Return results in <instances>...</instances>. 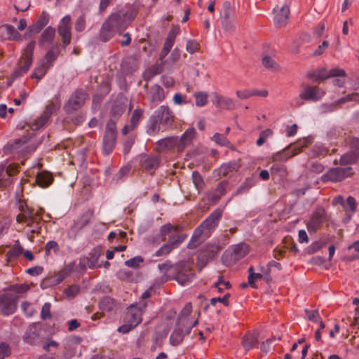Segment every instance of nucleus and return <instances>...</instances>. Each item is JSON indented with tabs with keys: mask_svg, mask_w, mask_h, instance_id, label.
Wrapping results in <instances>:
<instances>
[{
	"mask_svg": "<svg viewBox=\"0 0 359 359\" xmlns=\"http://www.w3.org/2000/svg\"><path fill=\"white\" fill-rule=\"evenodd\" d=\"M133 11H120L111 13L103 23L100 29V39L104 42L109 41L116 32L121 33L135 18Z\"/></svg>",
	"mask_w": 359,
	"mask_h": 359,
	"instance_id": "obj_1",
	"label": "nucleus"
},
{
	"mask_svg": "<svg viewBox=\"0 0 359 359\" xmlns=\"http://www.w3.org/2000/svg\"><path fill=\"white\" fill-rule=\"evenodd\" d=\"M116 121L109 119L107 123L102 140V151L104 154L109 155L113 151L116 142Z\"/></svg>",
	"mask_w": 359,
	"mask_h": 359,
	"instance_id": "obj_2",
	"label": "nucleus"
},
{
	"mask_svg": "<svg viewBox=\"0 0 359 359\" xmlns=\"http://www.w3.org/2000/svg\"><path fill=\"white\" fill-rule=\"evenodd\" d=\"M47 332L41 323H34L29 327L25 334V341L29 344H37L43 342L47 338Z\"/></svg>",
	"mask_w": 359,
	"mask_h": 359,
	"instance_id": "obj_3",
	"label": "nucleus"
},
{
	"mask_svg": "<svg viewBox=\"0 0 359 359\" xmlns=\"http://www.w3.org/2000/svg\"><path fill=\"white\" fill-rule=\"evenodd\" d=\"M352 175V168L350 166L346 168L337 167L330 168L327 172L321 176L323 182H339L344 180Z\"/></svg>",
	"mask_w": 359,
	"mask_h": 359,
	"instance_id": "obj_4",
	"label": "nucleus"
},
{
	"mask_svg": "<svg viewBox=\"0 0 359 359\" xmlns=\"http://www.w3.org/2000/svg\"><path fill=\"white\" fill-rule=\"evenodd\" d=\"M100 255L101 249L99 247H96L87 255L81 256L79 262L80 269L86 271L87 268L94 269L100 267L101 265L98 264Z\"/></svg>",
	"mask_w": 359,
	"mask_h": 359,
	"instance_id": "obj_5",
	"label": "nucleus"
},
{
	"mask_svg": "<svg viewBox=\"0 0 359 359\" xmlns=\"http://www.w3.org/2000/svg\"><path fill=\"white\" fill-rule=\"evenodd\" d=\"M249 252L248 245L245 243H239L233 245L231 250L226 251L223 257V262L226 264H230L243 257H244Z\"/></svg>",
	"mask_w": 359,
	"mask_h": 359,
	"instance_id": "obj_6",
	"label": "nucleus"
},
{
	"mask_svg": "<svg viewBox=\"0 0 359 359\" xmlns=\"http://www.w3.org/2000/svg\"><path fill=\"white\" fill-rule=\"evenodd\" d=\"M273 13V22L277 27H283L287 24L290 11V6L287 3L276 6Z\"/></svg>",
	"mask_w": 359,
	"mask_h": 359,
	"instance_id": "obj_7",
	"label": "nucleus"
},
{
	"mask_svg": "<svg viewBox=\"0 0 359 359\" xmlns=\"http://www.w3.org/2000/svg\"><path fill=\"white\" fill-rule=\"evenodd\" d=\"M28 140L26 137L16 139L13 142H8L4 147V152L6 154H18L20 155L25 154L28 150Z\"/></svg>",
	"mask_w": 359,
	"mask_h": 359,
	"instance_id": "obj_8",
	"label": "nucleus"
},
{
	"mask_svg": "<svg viewBox=\"0 0 359 359\" xmlns=\"http://www.w3.org/2000/svg\"><path fill=\"white\" fill-rule=\"evenodd\" d=\"M161 126L168 128L174 121V115L171 109L165 105L160 106L152 116Z\"/></svg>",
	"mask_w": 359,
	"mask_h": 359,
	"instance_id": "obj_9",
	"label": "nucleus"
},
{
	"mask_svg": "<svg viewBox=\"0 0 359 359\" xmlns=\"http://www.w3.org/2000/svg\"><path fill=\"white\" fill-rule=\"evenodd\" d=\"M325 218V211L321 208H317L306 222L308 231L315 233L322 225Z\"/></svg>",
	"mask_w": 359,
	"mask_h": 359,
	"instance_id": "obj_10",
	"label": "nucleus"
},
{
	"mask_svg": "<svg viewBox=\"0 0 359 359\" xmlns=\"http://www.w3.org/2000/svg\"><path fill=\"white\" fill-rule=\"evenodd\" d=\"M18 296L9 292L0 294V308L5 313H13L17 309Z\"/></svg>",
	"mask_w": 359,
	"mask_h": 359,
	"instance_id": "obj_11",
	"label": "nucleus"
},
{
	"mask_svg": "<svg viewBox=\"0 0 359 359\" xmlns=\"http://www.w3.org/2000/svg\"><path fill=\"white\" fill-rule=\"evenodd\" d=\"M60 101L57 97H55V103L53 101L51 103L48 104L43 111V113L35 120L34 123L32 126V129L33 130H36L41 128L44 124L47 122L48 118L52 115L53 112L59 108Z\"/></svg>",
	"mask_w": 359,
	"mask_h": 359,
	"instance_id": "obj_12",
	"label": "nucleus"
},
{
	"mask_svg": "<svg viewBox=\"0 0 359 359\" xmlns=\"http://www.w3.org/2000/svg\"><path fill=\"white\" fill-rule=\"evenodd\" d=\"M86 98V95L82 90H76L65 104V110L70 113L80 109L83 105Z\"/></svg>",
	"mask_w": 359,
	"mask_h": 359,
	"instance_id": "obj_13",
	"label": "nucleus"
},
{
	"mask_svg": "<svg viewBox=\"0 0 359 359\" xmlns=\"http://www.w3.org/2000/svg\"><path fill=\"white\" fill-rule=\"evenodd\" d=\"M325 95V92L316 86H306L299 94V97L302 100L318 101L322 99Z\"/></svg>",
	"mask_w": 359,
	"mask_h": 359,
	"instance_id": "obj_14",
	"label": "nucleus"
},
{
	"mask_svg": "<svg viewBox=\"0 0 359 359\" xmlns=\"http://www.w3.org/2000/svg\"><path fill=\"white\" fill-rule=\"evenodd\" d=\"M58 34L62 37L65 46L68 45L71 41V18L69 15L63 17L57 28Z\"/></svg>",
	"mask_w": 359,
	"mask_h": 359,
	"instance_id": "obj_15",
	"label": "nucleus"
},
{
	"mask_svg": "<svg viewBox=\"0 0 359 359\" xmlns=\"http://www.w3.org/2000/svg\"><path fill=\"white\" fill-rule=\"evenodd\" d=\"M212 102L217 108L226 110H233L236 108V101L215 92L212 94Z\"/></svg>",
	"mask_w": 359,
	"mask_h": 359,
	"instance_id": "obj_16",
	"label": "nucleus"
},
{
	"mask_svg": "<svg viewBox=\"0 0 359 359\" xmlns=\"http://www.w3.org/2000/svg\"><path fill=\"white\" fill-rule=\"evenodd\" d=\"M139 158L141 168L149 172L157 169L161 163L160 157L156 156H149L146 154H141Z\"/></svg>",
	"mask_w": 359,
	"mask_h": 359,
	"instance_id": "obj_17",
	"label": "nucleus"
},
{
	"mask_svg": "<svg viewBox=\"0 0 359 359\" xmlns=\"http://www.w3.org/2000/svg\"><path fill=\"white\" fill-rule=\"evenodd\" d=\"M48 22L49 15L46 12H42V13L39 17L37 21L28 27V30L25 33V37H30L32 34L39 33L43 29V28L48 23Z\"/></svg>",
	"mask_w": 359,
	"mask_h": 359,
	"instance_id": "obj_18",
	"label": "nucleus"
},
{
	"mask_svg": "<svg viewBox=\"0 0 359 359\" xmlns=\"http://www.w3.org/2000/svg\"><path fill=\"white\" fill-rule=\"evenodd\" d=\"M186 236L181 235L178 236L175 239H170L168 243L163 244L155 253L156 256L161 257L169 254L174 248H177L181 244L184 239Z\"/></svg>",
	"mask_w": 359,
	"mask_h": 359,
	"instance_id": "obj_19",
	"label": "nucleus"
},
{
	"mask_svg": "<svg viewBox=\"0 0 359 359\" xmlns=\"http://www.w3.org/2000/svg\"><path fill=\"white\" fill-rule=\"evenodd\" d=\"M142 320L141 316H125L124 324L118 327V331L123 334L128 333L137 326Z\"/></svg>",
	"mask_w": 359,
	"mask_h": 359,
	"instance_id": "obj_20",
	"label": "nucleus"
},
{
	"mask_svg": "<svg viewBox=\"0 0 359 359\" xmlns=\"http://www.w3.org/2000/svg\"><path fill=\"white\" fill-rule=\"evenodd\" d=\"M196 130L193 128H188L182 135L180 139H178L177 142V151L182 152L186 147L192 143L195 137Z\"/></svg>",
	"mask_w": 359,
	"mask_h": 359,
	"instance_id": "obj_21",
	"label": "nucleus"
},
{
	"mask_svg": "<svg viewBox=\"0 0 359 359\" xmlns=\"http://www.w3.org/2000/svg\"><path fill=\"white\" fill-rule=\"evenodd\" d=\"M198 323V319L191 320L189 316H179L177 320V328L189 334L193 327Z\"/></svg>",
	"mask_w": 359,
	"mask_h": 359,
	"instance_id": "obj_22",
	"label": "nucleus"
},
{
	"mask_svg": "<svg viewBox=\"0 0 359 359\" xmlns=\"http://www.w3.org/2000/svg\"><path fill=\"white\" fill-rule=\"evenodd\" d=\"M222 215V211L219 209L214 210L210 215L201 224L208 232L215 229L218 224L219 219Z\"/></svg>",
	"mask_w": 359,
	"mask_h": 359,
	"instance_id": "obj_23",
	"label": "nucleus"
},
{
	"mask_svg": "<svg viewBox=\"0 0 359 359\" xmlns=\"http://www.w3.org/2000/svg\"><path fill=\"white\" fill-rule=\"evenodd\" d=\"M89 223V219L85 215L79 217L74 223L72 225L67 231V236L70 239H74L76 233L84 228Z\"/></svg>",
	"mask_w": 359,
	"mask_h": 359,
	"instance_id": "obj_24",
	"label": "nucleus"
},
{
	"mask_svg": "<svg viewBox=\"0 0 359 359\" xmlns=\"http://www.w3.org/2000/svg\"><path fill=\"white\" fill-rule=\"evenodd\" d=\"M178 138L177 137H168L158 140L156 142L158 151L170 150L175 147L177 149Z\"/></svg>",
	"mask_w": 359,
	"mask_h": 359,
	"instance_id": "obj_25",
	"label": "nucleus"
},
{
	"mask_svg": "<svg viewBox=\"0 0 359 359\" xmlns=\"http://www.w3.org/2000/svg\"><path fill=\"white\" fill-rule=\"evenodd\" d=\"M0 36L10 40L20 39V34L11 25L5 24L0 27Z\"/></svg>",
	"mask_w": 359,
	"mask_h": 359,
	"instance_id": "obj_26",
	"label": "nucleus"
},
{
	"mask_svg": "<svg viewBox=\"0 0 359 359\" xmlns=\"http://www.w3.org/2000/svg\"><path fill=\"white\" fill-rule=\"evenodd\" d=\"M55 30L52 27H48L42 32L41 39L39 41V46H44L46 45H50L55 37Z\"/></svg>",
	"mask_w": 359,
	"mask_h": 359,
	"instance_id": "obj_27",
	"label": "nucleus"
},
{
	"mask_svg": "<svg viewBox=\"0 0 359 359\" xmlns=\"http://www.w3.org/2000/svg\"><path fill=\"white\" fill-rule=\"evenodd\" d=\"M149 95L151 102H160L165 99L163 89L158 85H154L151 87Z\"/></svg>",
	"mask_w": 359,
	"mask_h": 359,
	"instance_id": "obj_28",
	"label": "nucleus"
},
{
	"mask_svg": "<svg viewBox=\"0 0 359 359\" xmlns=\"http://www.w3.org/2000/svg\"><path fill=\"white\" fill-rule=\"evenodd\" d=\"M53 181V175L46 171L39 172L36 177L37 184L42 188L48 187L52 184Z\"/></svg>",
	"mask_w": 359,
	"mask_h": 359,
	"instance_id": "obj_29",
	"label": "nucleus"
},
{
	"mask_svg": "<svg viewBox=\"0 0 359 359\" xmlns=\"http://www.w3.org/2000/svg\"><path fill=\"white\" fill-rule=\"evenodd\" d=\"M126 110V102L116 100L111 107L110 114L116 122Z\"/></svg>",
	"mask_w": 359,
	"mask_h": 359,
	"instance_id": "obj_30",
	"label": "nucleus"
},
{
	"mask_svg": "<svg viewBox=\"0 0 359 359\" xmlns=\"http://www.w3.org/2000/svg\"><path fill=\"white\" fill-rule=\"evenodd\" d=\"M179 32L180 27L175 26L172 27L164 43L163 49L167 50L169 52L170 51L174 45L175 38L178 35Z\"/></svg>",
	"mask_w": 359,
	"mask_h": 359,
	"instance_id": "obj_31",
	"label": "nucleus"
},
{
	"mask_svg": "<svg viewBox=\"0 0 359 359\" xmlns=\"http://www.w3.org/2000/svg\"><path fill=\"white\" fill-rule=\"evenodd\" d=\"M227 185L228 182L226 181H223L219 183L217 188L210 196V201L214 203H216L219 198L225 194Z\"/></svg>",
	"mask_w": 359,
	"mask_h": 359,
	"instance_id": "obj_32",
	"label": "nucleus"
},
{
	"mask_svg": "<svg viewBox=\"0 0 359 359\" xmlns=\"http://www.w3.org/2000/svg\"><path fill=\"white\" fill-rule=\"evenodd\" d=\"M232 13V8L229 2L226 1L223 4L222 11L221 13L222 18L225 20L224 22V29L228 30L231 27V23L228 21Z\"/></svg>",
	"mask_w": 359,
	"mask_h": 359,
	"instance_id": "obj_33",
	"label": "nucleus"
},
{
	"mask_svg": "<svg viewBox=\"0 0 359 359\" xmlns=\"http://www.w3.org/2000/svg\"><path fill=\"white\" fill-rule=\"evenodd\" d=\"M258 343L257 337L251 333H247L242 339V344L247 351L251 349Z\"/></svg>",
	"mask_w": 359,
	"mask_h": 359,
	"instance_id": "obj_34",
	"label": "nucleus"
},
{
	"mask_svg": "<svg viewBox=\"0 0 359 359\" xmlns=\"http://www.w3.org/2000/svg\"><path fill=\"white\" fill-rule=\"evenodd\" d=\"M29 286L27 284H13L7 287L6 290L9 293L23 294L29 290Z\"/></svg>",
	"mask_w": 359,
	"mask_h": 359,
	"instance_id": "obj_35",
	"label": "nucleus"
},
{
	"mask_svg": "<svg viewBox=\"0 0 359 359\" xmlns=\"http://www.w3.org/2000/svg\"><path fill=\"white\" fill-rule=\"evenodd\" d=\"M35 48V41H30L22 53V59L25 62L32 65L33 60V53Z\"/></svg>",
	"mask_w": 359,
	"mask_h": 359,
	"instance_id": "obj_36",
	"label": "nucleus"
},
{
	"mask_svg": "<svg viewBox=\"0 0 359 359\" xmlns=\"http://www.w3.org/2000/svg\"><path fill=\"white\" fill-rule=\"evenodd\" d=\"M295 155H296V153L295 152L291 153V151H290V149L287 147L280 151L276 153L273 156V161L284 162V161H287L289 158H290L291 157H292Z\"/></svg>",
	"mask_w": 359,
	"mask_h": 359,
	"instance_id": "obj_37",
	"label": "nucleus"
},
{
	"mask_svg": "<svg viewBox=\"0 0 359 359\" xmlns=\"http://www.w3.org/2000/svg\"><path fill=\"white\" fill-rule=\"evenodd\" d=\"M48 69V68L46 65L39 61L32 74V77L40 80L45 76Z\"/></svg>",
	"mask_w": 359,
	"mask_h": 359,
	"instance_id": "obj_38",
	"label": "nucleus"
},
{
	"mask_svg": "<svg viewBox=\"0 0 359 359\" xmlns=\"http://www.w3.org/2000/svg\"><path fill=\"white\" fill-rule=\"evenodd\" d=\"M358 157H359V151H351V152H348V153H346L344 155L341 156V158H340V163L341 165L351 164L353 162H355V161L356 160V158Z\"/></svg>",
	"mask_w": 359,
	"mask_h": 359,
	"instance_id": "obj_39",
	"label": "nucleus"
},
{
	"mask_svg": "<svg viewBox=\"0 0 359 359\" xmlns=\"http://www.w3.org/2000/svg\"><path fill=\"white\" fill-rule=\"evenodd\" d=\"M57 57V53L53 50H48L46 55L40 60L49 69Z\"/></svg>",
	"mask_w": 359,
	"mask_h": 359,
	"instance_id": "obj_40",
	"label": "nucleus"
},
{
	"mask_svg": "<svg viewBox=\"0 0 359 359\" xmlns=\"http://www.w3.org/2000/svg\"><path fill=\"white\" fill-rule=\"evenodd\" d=\"M357 208V202L353 196H349L344 202L343 209L346 212L353 213Z\"/></svg>",
	"mask_w": 359,
	"mask_h": 359,
	"instance_id": "obj_41",
	"label": "nucleus"
},
{
	"mask_svg": "<svg viewBox=\"0 0 359 359\" xmlns=\"http://www.w3.org/2000/svg\"><path fill=\"white\" fill-rule=\"evenodd\" d=\"M100 308L105 311H112L115 306L114 301L110 297H104L99 303Z\"/></svg>",
	"mask_w": 359,
	"mask_h": 359,
	"instance_id": "obj_42",
	"label": "nucleus"
},
{
	"mask_svg": "<svg viewBox=\"0 0 359 359\" xmlns=\"http://www.w3.org/2000/svg\"><path fill=\"white\" fill-rule=\"evenodd\" d=\"M308 143H309V140L307 139L304 138L302 140H299V141L296 142L294 144H290L288 147V149H290L291 153L295 152L296 155H297L298 153L300 152L301 149L303 147H306L308 144Z\"/></svg>",
	"mask_w": 359,
	"mask_h": 359,
	"instance_id": "obj_43",
	"label": "nucleus"
},
{
	"mask_svg": "<svg viewBox=\"0 0 359 359\" xmlns=\"http://www.w3.org/2000/svg\"><path fill=\"white\" fill-rule=\"evenodd\" d=\"M183 331L176 329L170 335V341L172 345H179L183 340L184 334Z\"/></svg>",
	"mask_w": 359,
	"mask_h": 359,
	"instance_id": "obj_44",
	"label": "nucleus"
},
{
	"mask_svg": "<svg viewBox=\"0 0 359 359\" xmlns=\"http://www.w3.org/2000/svg\"><path fill=\"white\" fill-rule=\"evenodd\" d=\"M150 296H151L150 291H149V290L145 291L144 292L142 293V294L141 296L142 300L140 301L139 303H137L135 304H132L130 306V309L135 308V309H137L138 311L143 312L144 309L147 306V304H146L144 299L149 298Z\"/></svg>",
	"mask_w": 359,
	"mask_h": 359,
	"instance_id": "obj_45",
	"label": "nucleus"
},
{
	"mask_svg": "<svg viewBox=\"0 0 359 359\" xmlns=\"http://www.w3.org/2000/svg\"><path fill=\"white\" fill-rule=\"evenodd\" d=\"M197 107H204L208 102V95L205 92H197L194 95Z\"/></svg>",
	"mask_w": 359,
	"mask_h": 359,
	"instance_id": "obj_46",
	"label": "nucleus"
},
{
	"mask_svg": "<svg viewBox=\"0 0 359 359\" xmlns=\"http://www.w3.org/2000/svg\"><path fill=\"white\" fill-rule=\"evenodd\" d=\"M143 110L141 109H135L131 116L130 118V123L132 124V128H136L138 125L140 121L141 120L143 116Z\"/></svg>",
	"mask_w": 359,
	"mask_h": 359,
	"instance_id": "obj_47",
	"label": "nucleus"
},
{
	"mask_svg": "<svg viewBox=\"0 0 359 359\" xmlns=\"http://www.w3.org/2000/svg\"><path fill=\"white\" fill-rule=\"evenodd\" d=\"M262 65L268 69L275 71L278 68V64L270 56H264L262 58Z\"/></svg>",
	"mask_w": 359,
	"mask_h": 359,
	"instance_id": "obj_48",
	"label": "nucleus"
},
{
	"mask_svg": "<svg viewBox=\"0 0 359 359\" xmlns=\"http://www.w3.org/2000/svg\"><path fill=\"white\" fill-rule=\"evenodd\" d=\"M52 250L55 255L60 251V247L55 241H50L45 245V254L46 256H49Z\"/></svg>",
	"mask_w": 359,
	"mask_h": 359,
	"instance_id": "obj_49",
	"label": "nucleus"
},
{
	"mask_svg": "<svg viewBox=\"0 0 359 359\" xmlns=\"http://www.w3.org/2000/svg\"><path fill=\"white\" fill-rule=\"evenodd\" d=\"M30 66H31V65L24 62V64L22 66L17 68L13 72L12 76H11L13 79H15L24 75L28 71Z\"/></svg>",
	"mask_w": 359,
	"mask_h": 359,
	"instance_id": "obj_50",
	"label": "nucleus"
},
{
	"mask_svg": "<svg viewBox=\"0 0 359 359\" xmlns=\"http://www.w3.org/2000/svg\"><path fill=\"white\" fill-rule=\"evenodd\" d=\"M191 177H192L193 183H194L195 187L196 188V189L198 191L200 189H201L203 187L204 182H203V177H201L200 173L197 171H194L192 172Z\"/></svg>",
	"mask_w": 359,
	"mask_h": 359,
	"instance_id": "obj_51",
	"label": "nucleus"
},
{
	"mask_svg": "<svg viewBox=\"0 0 359 359\" xmlns=\"http://www.w3.org/2000/svg\"><path fill=\"white\" fill-rule=\"evenodd\" d=\"M337 109L334 102L332 103H323L318 107L319 112L320 114H327L334 111Z\"/></svg>",
	"mask_w": 359,
	"mask_h": 359,
	"instance_id": "obj_52",
	"label": "nucleus"
},
{
	"mask_svg": "<svg viewBox=\"0 0 359 359\" xmlns=\"http://www.w3.org/2000/svg\"><path fill=\"white\" fill-rule=\"evenodd\" d=\"M273 135L272 130L267 128L263 131H262L259 134V137L258 140H257V146L260 147L262 146L269 137H271Z\"/></svg>",
	"mask_w": 359,
	"mask_h": 359,
	"instance_id": "obj_53",
	"label": "nucleus"
},
{
	"mask_svg": "<svg viewBox=\"0 0 359 359\" xmlns=\"http://www.w3.org/2000/svg\"><path fill=\"white\" fill-rule=\"evenodd\" d=\"M80 287L79 285H72L65 289L64 293L67 298L68 299H73L75 297L79 292Z\"/></svg>",
	"mask_w": 359,
	"mask_h": 359,
	"instance_id": "obj_54",
	"label": "nucleus"
},
{
	"mask_svg": "<svg viewBox=\"0 0 359 359\" xmlns=\"http://www.w3.org/2000/svg\"><path fill=\"white\" fill-rule=\"evenodd\" d=\"M16 219L20 223L26 222L29 226L34 222L32 213L29 212H25L22 214L18 215Z\"/></svg>",
	"mask_w": 359,
	"mask_h": 359,
	"instance_id": "obj_55",
	"label": "nucleus"
},
{
	"mask_svg": "<svg viewBox=\"0 0 359 359\" xmlns=\"http://www.w3.org/2000/svg\"><path fill=\"white\" fill-rule=\"evenodd\" d=\"M253 186L251 180H246L241 186L237 189L233 196L242 194L248 191V190Z\"/></svg>",
	"mask_w": 359,
	"mask_h": 359,
	"instance_id": "obj_56",
	"label": "nucleus"
},
{
	"mask_svg": "<svg viewBox=\"0 0 359 359\" xmlns=\"http://www.w3.org/2000/svg\"><path fill=\"white\" fill-rule=\"evenodd\" d=\"M144 259L141 256H136L132 259H130L125 262L126 266L137 269L140 266V264L143 262Z\"/></svg>",
	"mask_w": 359,
	"mask_h": 359,
	"instance_id": "obj_57",
	"label": "nucleus"
},
{
	"mask_svg": "<svg viewBox=\"0 0 359 359\" xmlns=\"http://www.w3.org/2000/svg\"><path fill=\"white\" fill-rule=\"evenodd\" d=\"M358 97V93H352L350 95H348L345 97H343L338 100L334 102V104H336L337 107L351 101L356 100V97Z\"/></svg>",
	"mask_w": 359,
	"mask_h": 359,
	"instance_id": "obj_58",
	"label": "nucleus"
},
{
	"mask_svg": "<svg viewBox=\"0 0 359 359\" xmlns=\"http://www.w3.org/2000/svg\"><path fill=\"white\" fill-rule=\"evenodd\" d=\"M68 275L63 271L61 270L57 273L54 276L51 277L50 280L51 283L54 285L59 284L61 283Z\"/></svg>",
	"mask_w": 359,
	"mask_h": 359,
	"instance_id": "obj_59",
	"label": "nucleus"
},
{
	"mask_svg": "<svg viewBox=\"0 0 359 359\" xmlns=\"http://www.w3.org/2000/svg\"><path fill=\"white\" fill-rule=\"evenodd\" d=\"M178 226H172L170 224H167L161 227L160 234L163 237H165L168 235L172 231H178Z\"/></svg>",
	"mask_w": 359,
	"mask_h": 359,
	"instance_id": "obj_60",
	"label": "nucleus"
},
{
	"mask_svg": "<svg viewBox=\"0 0 359 359\" xmlns=\"http://www.w3.org/2000/svg\"><path fill=\"white\" fill-rule=\"evenodd\" d=\"M198 43L196 40L189 39L187 41L186 50L190 54L196 53L198 48Z\"/></svg>",
	"mask_w": 359,
	"mask_h": 359,
	"instance_id": "obj_61",
	"label": "nucleus"
},
{
	"mask_svg": "<svg viewBox=\"0 0 359 359\" xmlns=\"http://www.w3.org/2000/svg\"><path fill=\"white\" fill-rule=\"evenodd\" d=\"M212 140L221 146H227L229 141L227 138L220 133H215L212 137Z\"/></svg>",
	"mask_w": 359,
	"mask_h": 359,
	"instance_id": "obj_62",
	"label": "nucleus"
},
{
	"mask_svg": "<svg viewBox=\"0 0 359 359\" xmlns=\"http://www.w3.org/2000/svg\"><path fill=\"white\" fill-rule=\"evenodd\" d=\"M11 353L9 345L6 343L1 342L0 344V359H4L5 357L9 356Z\"/></svg>",
	"mask_w": 359,
	"mask_h": 359,
	"instance_id": "obj_63",
	"label": "nucleus"
},
{
	"mask_svg": "<svg viewBox=\"0 0 359 359\" xmlns=\"http://www.w3.org/2000/svg\"><path fill=\"white\" fill-rule=\"evenodd\" d=\"M22 252V248L20 245H15L8 252L9 257H17Z\"/></svg>",
	"mask_w": 359,
	"mask_h": 359,
	"instance_id": "obj_64",
	"label": "nucleus"
}]
</instances>
